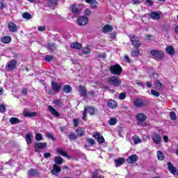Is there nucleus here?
<instances>
[{
    "instance_id": "1",
    "label": "nucleus",
    "mask_w": 178,
    "mask_h": 178,
    "mask_svg": "<svg viewBox=\"0 0 178 178\" xmlns=\"http://www.w3.org/2000/svg\"><path fill=\"white\" fill-rule=\"evenodd\" d=\"M87 113H89L90 116H94L98 113V109L95 108L93 106H88L84 108L83 112V116L82 120L86 122L87 120Z\"/></svg>"
},
{
    "instance_id": "2",
    "label": "nucleus",
    "mask_w": 178,
    "mask_h": 178,
    "mask_svg": "<svg viewBox=\"0 0 178 178\" xmlns=\"http://www.w3.org/2000/svg\"><path fill=\"white\" fill-rule=\"evenodd\" d=\"M122 72H123V68H122V66H120L119 64L111 65L110 67V73H111V74L120 76V74H122Z\"/></svg>"
},
{
    "instance_id": "3",
    "label": "nucleus",
    "mask_w": 178,
    "mask_h": 178,
    "mask_svg": "<svg viewBox=\"0 0 178 178\" xmlns=\"http://www.w3.org/2000/svg\"><path fill=\"white\" fill-rule=\"evenodd\" d=\"M108 82L111 86L114 87H120L122 86V81L116 76H113L108 79Z\"/></svg>"
},
{
    "instance_id": "4",
    "label": "nucleus",
    "mask_w": 178,
    "mask_h": 178,
    "mask_svg": "<svg viewBox=\"0 0 178 178\" xmlns=\"http://www.w3.org/2000/svg\"><path fill=\"white\" fill-rule=\"evenodd\" d=\"M129 38L131 41V44H132L134 47H141V40H140V38L136 36L134 34H130Z\"/></svg>"
},
{
    "instance_id": "5",
    "label": "nucleus",
    "mask_w": 178,
    "mask_h": 178,
    "mask_svg": "<svg viewBox=\"0 0 178 178\" xmlns=\"http://www.w3.org/2000/svg\"><path fill=\"white\" fill-rule=\"evenodd\" d=\"M152 56H154L155 59H163L165 58V54L163 51L161 50L153 49L150 51Z\"/></svg>"
},
{
    "instance_id": "6",
    "label": "nucleus",
    "mask_w": 178,
    "mask_h": 178,
    "mask_svg": "<svg viewBox=\"0 0 178 178\" xmlns=\"http://www.w3.org/2000/svg\"><path fill=\"white\" fill-rule=\"evenodd\" d=\"M35 152H41V149L47 148V143H35L34 144Z\"/></svg>"
},
{
    "instance_id": "7",
    "label": "nucleus",
    "mask_w": 178,
    "mask_h": 178,
    "mask_svg": "<svg viewBox=\"0 0 178 178\" xmlns=\"http://www.w3.org/2000/svg\"><path fill=\"white\" fill-rule=\"evenodd\" d=\"M16 66H17V61L16 60H10L9 63L6 64V67L8 70L13 71L16 69Z\"/></svg>"
},
{
    "instance_id": "8",
    "label": "nucleus",
    "mask_w": 178,
    "mask_h": 178,
    "mask_svg": "<svg viewBox=\"0 0 178 178\" xmlns=\"http://www.w3.org/2000/svg\"><path fill=\"white\" fill-rule=\"evenodd\" d=\"M136 119L138 120V125L141 126V123L147 120V115L143 113H140L136 115Z\"/></svg>"
},
{
    "instance_id": "9",
    "label": "nucleus",
    "mask_w": 178,
    "mask_h": 178,
    "mask_svg": "<svg viewBox=\"0 0 178 178\" xmlns=\"http://www.w3.org/2000/svg\"><path fill=\"white\" fill-rule=\"evenodd\" d=\"M79 26H86L88 23V17L86 16H80L77 18Z\"/></svg>"
},
{
    "instance_id": "10",
    "label": "nucleus",
    "mask_w": 178,
    "mask_h": 178,
    "mask_svg": "<svg viewBox=\"0 0 178 178\" xmlns=\"http://www.w3.org/2000/svg\"><path fill=\"white\" fill-rule=\"evenodd\" d=\"M60 172H62V169L60 168V167H59V165H56V164H54L53 165V170H51V175H54V176H59V173H60Z\"/></svg>"
},
{
    "instance_id": "11",
    "label": "nucleus",
    "mask_w": 178,
    "mask_h": 178,
    "mask_svg": "<svg viewBox=\"0 0 178 178\" xmlns=\"http://www.w3.org/2000/svg\"><path fill=\"white\" fill-rule=\"evenodd\" d=\"M51 88L54 91L56 92H59L60 91V88H62V84L60 83H56L55 81H51Z\"/></svg>"
},
{
    "instance_id": "12",
    "label": "nucleus",
    "mask_w": 178,
    "mask_h": 178,
    "mask_svg": "<svg viewBox=\"0 0 178 178\" xmlns=\"http://www.w3.org/2000/svg\"><path fill=\"white\" fill-rule=\"evenodd\" d=\"M134 106L136 108H143L145 106V103L140 99L136 98L134 100Z\"/></svg>"
},
{
    "instance_id": "13",
    "label": "nucleus",
    "mask_w": 178,
    "mask_h": 178,
    "mask_svg": "<svg viewBox=\"0 0 178 178\" xmlns=\"http://www.w3.org/2000/svg\"><path fill=\"white\" fill-rule=\"evenodd\" d=\"M167 166L169 172L172 175H176V173L177 172V169L175 168V165H173V163H172V162L168 161L167 163Z\"/></svg>"
},
{
    "instance_id": "14",
    "label": "nucleus",
    "mask_w": 178,
    "mask_h": 178,
    "mask_svg": "<svg viewBox=\"0 0 178 178\" xmlns=\"http://www.w3.org/2000/svg\"><path fill=\"white\" fill-rule=\"evenodd\" d=\"M152 140L154 144H161V141L162 140V138L159 134L155 133L152 135Z\"/></svg>"
},
{
    "instance_id": "15",
    "label": "nucleus",
    "mask_w": 178,
    "mask_h": 178,
    "mask_svg": "<svg viewBox=\"0 0 178 178\" xmlns=\"http://www.w3.org/2000/svg\"><path fill=\"white\" fill-rule=\"evenodd\" d=\"M138 161V156L137 154H132L127 159L128 163H136Z\"/></svg>"
},
{
    "instance_id": "16",
    "label": "nucleus",
    "mask_w": 178,
    "mask_h": 178,
    "mask_svg": "<svg viewBox=\"0 0 178 178\" xmlns=\"http://www.w3.org/2000/svg\"><path fill=\"white\" fill-rule=\"evenodd\" d=\"M48 111L51 113L54 118H59L60 116V113L56 111V109H55L52 106H48Z\"/></svg>"
},
{
    "instance_id": "17",
    "label": "nucleus",
    "mask_w": 178,
    "mask_h": 178,
    "mask_svg": "<svg viewBox=\"0 0 178 178\" xmlns=\"http://www.w3.org/2000/svg\"><path fill=\"white\" fill-rule=\"evenodd\" d=\"M8 30L11 33H16L17 31V25L15 24L14 22H10L8 24Z\"/></svg>"
},
{
    "instance_id": "18",
    "label": "nucleus",
    "mask_w": 178,
    "mask_h": 178,
    "mask_svg": "<svg viewBox=\"0 0 178 178\" xmlns=\"http://www.w3.org/2000/svg\"><path fill=\"white\" fill-rule=\"evenodd\" d=\"M165 52L167 55H170L171 56H173L175 54V47L173 46L168 45L165 47Z\"/></svg>"
},
{
    "instance_id": "19",
    "label": "nucleus",
    "mask_w": 178,
    "mask_h": 178,
    "mask_svg": "<svg viewBox=\"0 0 178 178\" xmlns=\"http://www.w3.org/2000/svg\"><path fill=\"white\" fill-rule=\"evenodd\" d=\"M28 175L29 176V177H34L35 176H39L40 172L36 169L31 168L28 171Z\"/></svg>"
},
{
    "instance_id": "20",
    "label": "nucleus",
    "mask_w": 178,
    "mask_h": 178,
    "mask_svg": "<svg viewBox=\"0 0 178 178\" xmlns=\"http://www.w3.org/2000/svg\"><path fill=\"white\" fill-rule=\"evenodd\" d=\"M149 17H151V19H152L153 20H158L159 19H161V14H159L158 12L156 11H152L149 13Z\"/></svg>"
},
{
    "instance_id": "21",
    "label": "nucleus",
    "mask_w": 178,
    "mask_h": 178,
    "mask_svg": "<svg viewBox=\"0 0 178 178\" xmlns=\"http://www.w3.org/2000/svg\"><path fill=\"white\" fill-rule=\"evenodd\" d=\"M24 118H35L37 116V112L34 111L31 113L27 110L24 111Z\"/></svg>"
},
{
    "instance_id": "22",
    "label": "nucleus",
    "mask_w": 178,
    "mask_h": 178,
    "mask_svg": "<svg viewBox=\"0 0 178 178\" xmlns=\"http://www.w3.org/2000/svg\"><path fill=\"white\" fill-rule=\"evenodd\" d=\"M107 106L110 109H115L118 107V102L115 100H108L107 102Z\"/></svg>"
},
{
    "instance_id": "23",
    "label": "nucleus",
    "mask_w": 178,
    "mask_h": 178,
    "mask_svg": "<svg viewBox=\"0 0 178 178\" xmlns=\"http://www.w3.org/2000/svg\"><path fill=\"white\" fill-rule=\"evenodd\" d=\"M102 31L105 34H106V33H111V31H113V26L110 24H106L104 26H103Z\"/></svg>"
},
{
    "instance_id": "24",
    "label": "nucleus",
    "mask_w": 178,
    "mask_h": 178,
    "mask_svg": "<svg viewBox=\"0 0 178 178\" xmlns=\"http://www.w3.org/2000/svg\"><path fill=\"white\" fill-rule=\"evenodd\" d=\"M70 10L74 15H79L80 13V8L77 7L76 4H72L70 7Z\"/></svg>"
},
{
    "instance_id": "25",
    "label": "nucleus",
    "mask_w": 178,
    "mask_h": 178,
    "mask_svg": "<svg viewBox=\"0 0 178 178\" xmlns=\"http://www.w3.org/2000/svg\"><path fill=\"white\" fill-rule=\"evenodd\" d=\"M131 56L137 58L140 56V49H138V47H134L132 48L131 51Z\"/></svg>"
},
{
    "instance_id": "26",
    "label": "nucleus",
    "mask_w": 178,
    "mask_h": 178,
    "mask_svg": "<svg viewBox=\"0 0 178 178\" xmlns=\"http://www.w3.org/2000/svg\"><path fill=\"white\" fill-rule=\"evenodd\" d=\"M86 143L88 145H85V148H87L88 147H92V145H95V140L91 138H86Z\"/></svg>"
},
{
    "instance_id": "27",
    "label": "nucleus",
    "mask_w": 178,
    "mask_h": 178,
    "mask_svg": "<svg viewBox=\"0 0 178 178\" xmlns=\"http://www.w3.org/2000/svg\"><path fill=\"white\" fill-rule=\"evenodd\" d=\"M1 41L3 44H10L12 42V38L10 36H3L1 38Z\"/></svg>"
},
{
    "instance_id": "28",
    "label": "nucleus",
    "mask_w": 178,
    "mask_h": 178,
    "mask_svg": "<svg viewBox=\"0 0 178 178\" xmlns=\"http://www.w3.org/2000/svg\"><path fill=\"white\" fill-rule=\"evenodd\" d=\"M79 91L81 92V97H87V90L86 89V87L79 85Z\"/></svg>"
},
{
    "instance_id": "29",
    "label": "nucleus",
    "mask_w": 178,
    "mask_h": 178,
    "mask_svg": "<svg viewBox=\"0 0 178 178\" xmlns=\"http://www.w3.org/2000/svg\"><path fill=\"white\" fill-rule=\"evenodd\" d=\"M71 48L73 49H81L83 48V45L79 42H74L71 44Z\"/></svg>"
},
{
    "instance_id": "30",
    "label": "nucleus",
    "mask_w": 178,
    "mask_h": 178,
    "mask_svg": "<svg viewBox=\"0 0 178 178\" xmlns=\"http://www.w3.org/2000/svg\"><path fill=\"white\" fill-rule=\"evenodd\" d=\"M47 48L50 52H55L56 51V44L55 42L49 43Z\"/></svg>"
},
{
    "instance_id": "31",
    "label": "nucleus",
    "mask_w": 178,
    "mask_h": 178,
    "mask_svg": "<svg viewBox=\"0 0 178 178\" xmlns=\"http://www.w3.org/2000/svg\"><path fill=\"white\" fill-rule=\"evenodd\" d=\"M86 2L87 3H90L91 9H95V8H97V5H98L97 0H86Z\"/></svg>"
},
{
    "instance_id": "32",
    "label": "nucleus",
    "mask_w": 178,
    "mask_h": 178,
    "mask_svg": "<svg viewBox=\"0 0 178 178\" xmlns=\"http://www.w3.org/2000/svg\"><path fill=\"white\" fill-rule=\"evenodd\" d=\"M114 162L116 165V166H122L124 163V158L120 157L115 160H114Z\"/></svg>"
},
{
    "instance_id": "33",
    "label": "nucleus",
    "mask_w": 178,
    "mask_h": 178,
    "mask_svg": "<svg viewBox=\"0 0 178 178\" xmlns=\"http://www.w3.org/2000/svg\"><path fill=\"white\" fill-rule=\"evenodd\" d=\"M54 162L56 165H63V159L61 156H56L54 157Z\"/></svg>"
},
{
    "instance_id": "34",
    "label": "nucleus",
    "mask_w": 178,
    "mask_h": 178,
    "mask_svg": "<svg viewBox=\"0 0 178 178\" xmlns=\"http://www.w3.org/2000/svg\"><path fill=\"white\" fill-rule=\"evenodd\" d=\"M76 131V136L78 137H84V134L86 132L84 131V129H83V128L78 127Z\"/></svg>"
},
{
    "instance_id": "35",
    "label": "nucleus",
    "mask_w": 178,
    "mask_h": 178,
    "mask_svg": "<svg viewBox=\"0 0 178 178\" xmlns=\"http://www.w3.org/2000/svg\"><path fill=\"white\" fill-rule=\"evenodd\" d=\"M72 88L70 85H65L63 88V92H65V94H69L72 91Z\"/></svg>"
},
{
    "instance_id": "36",
    "label": "nucleus",
    "mask_w": 178,
    "mask_h": 178,
    "mask_svg": "<svg viewBox=\"0 0 178 178\" xmlns=\"http://www.w3.org/2000/svg\"><path fill=\"white\" fill-rule=\"evenodd\" d=\"M26 141L28 145H30V144L33 143V136L31 134H28L26 135Z\"/></svg>"
},
{
    "instance_id": "37",
    "label": "nucleus",
    "mask_w": 178,
    "mask_h": 178,
    "mask_svg": "<svg viewBox=\"0 0 178 178\" xmlns=\"http://www.w3.org/2000/svg\"><path fill=\"white\" fill-rule=\"evenodd\" d=\"M10 124H17L18 123H20V120L17 118H10Z\"/></svg>"
},
{
    "instance_id": "38",
    "label": "nucleus",
    "mask_w": 178,
    "mask_h": 178,
    "mask_svg": "<svg viewBox=\"0 0 178 178\" xmlns=\"http://www.w3.org/2000/svg\"><path fill=\"white\" fill-rule=\"evenodd\" d=\"M157 158L159 161H163V159H165V155L163 154V152H162V151H157Z\"/></svg>"
},
{
    "instance_id": "39",
    "label": "nucleus",
    "mask_w": 178,
    "mask_h": 178,
    "mask_svg": "<svg viewBox=\"0 0 178 178\" xmlns=\"http://www.w3.org/2000/svg\"><path fill=\"white\" fill-rule=\"evenodd\" d=\"M92 178H105L104 175H99L98 170H95L94 172H92Z\"/></svg>"
},
{
    "instance_id": "40",
    "label": "nucleus",
    "mask_w": 178,
    "mask_h": 178,
    "mask_svg": "<svg viewBox=\"0 0 178 178\" xmlns=\"http://www.w3.org/2000/svg\"><path fill=\"white\" fill-rule=\"evenodd\" d=\"M117 123H118V118H110V120H108V124L110 126H115V124H116Z\"/></svg>"
},
{
    "instance_id": "41",
    "label": "nucleus",
    "mask_w": 178,
    "mask_h": 178,
    "mask_svg": "<svg viewBox=\"0 0 178 178\" xmlns=\"http://www.w3.org/2000/svg\"><path fill=\"white\" fill-rule=\"evenodd\" d=\"M54 104H55L56 106H58V108H62V102L60 99H55L54 100Z\"/></svg>"
},
{
    "instance_id": "42",
    "label": "nucleus",
    "mask_w": 178,
    "mask_h": 178,
    "mask_svg": "<svg viewBox=\"0 0 178 178\" xmlns=\"http://www.w3.org/2000/svg\"><path fill=\"white\" fill-rule=\"evenodd\" d=\"M22 17L24 19H26V20H30V19H31V14H30L29 13H24L22 14Z\"/></svg>"
},
{
    "instance_id": "43",
    "label": "nucleus",
    "mask_w": 178,
    "mask_h": 178,
    "mask_svg": "<svg viewBox=\"0 0 178 178\" xmlns=\"http://www.w3.org/2000/svg\"><path fill=\"white\" fill-rule=\"evenodd\" d=\"M133 140H134V144H136V145L141 144V143L143 141V140H141V138H140V137H138V136L133 137Z\"/></svg>"
},
{
    "instance_id": "44",
    "label": "nucleus",
    "mask_w": 178,
    "mask_h": 178,
    "mask_svg": "<svg viewBox=\"0 0 178 178\" xmlns=\"http://www.w3.org/2000/svg\"><path fill=\"white\" fill-rule=\"evenodd\" d=\"M170 118L171 120H176V119H177V115H176V112L171 111L170 113Z\"/></svg>"
},
{
    "instance_id": "45",
    "label": "nucleus",
    "mask_w": 178,
    "mask_h": 178,
    "mask_svg": "<svg viewBox=\"0 0 178 178\" xmlns=\"http://www.w3.org/2000/svg\"><path fill=\"white\" fill-rule=\"evenodd\" d=\"M154 84L156 88H162V83L159 79L154 81Z\"/></svg>"
},
{
    "instance_id": "46",
    "label": "nucleus",
    "mask_w": 178,
    "mask_h": 178,
    "mask_svg": "<svg viewBox=\"0 0 178 178\" xmlns=\"http://www.w3.org/2000/svg\"><path fill=\"white\" fill-rule=\"evenodd\" d=\"M70 141H73L74 140H77V135H76V134L74 133H72L68 136Z\"/></svg>"
},
{
    "instance_id": "47",
    "label": "nucleus",
    "mask_w": 178,
    "mask_h": 178,
    "mask_svg": "<svg viewBox=\"0 0 178 178\" xmlns=\"http://www.w3.org/2000/svg\"><path fill=\"white\" fill-rule=\"evenodd\" d=\"M46 62H52V60H55V58H54V56L47 55L44 58Z\"/></svg>"
},
{
    "instance_id": "48",
    "label": "nucleus",
    "mask_w": 178,
    "mask_h": 178,
    "mask_svg": "<svg viewBox=\"0 0 178 178\" xmlns=\"http://www.w3.org/2000/svg\"><path fill=\"white\" fill-rule=\"evenodd\" d=\"M57 152L58 154H60V155H62L63 156H67V153H66V152H64L63 150H62V149H60V148L57 149Z\"/></svg>"
},
{
    "instance_id": "49",
    "label": "nucleus",
    "mask_w": 178,
    "mask_h": 178,
    "mask_svg": "<svg viewBox=\"0 0 178 178\" xmlns=\"http://www.w3.org/2000/svg\"><path fill=\"white\" fill-rule=\"evenodd\" d=\"M45 136L47 138H50L51 140H52V141H55V137H54V135H52V134L49 132H46Z\"/></svg>"
},
{
    "instance_id": "50",
    "label": "nucleus",
    "mask_w": 178,
    "mask_h": 178,
    "mask_svg": "<svg viewBox=\"0 0 178 178\" xmlns=\"http://www.w3.org/2000/svg\"><path fill=\"white\" fill-rule=\"evenodd\" d=\"M90 52H91V49H90V47H83V54H84V55H88V54H90Z\"/></svg>"
},
{
    "instance_id": "51",
    "label": "nucleus",
    "mask_w": 178,
    "mask_h": 178,
    "mask_svg": "<svg viewBox=\"0 0 178 178\" xmlns=\"http://www.w3.org/2000/svg\"><path fill=\"white\" fill-rule=\"evenodd\" d=\"M35 138L36 140V141H41L42 140V134H36Z\"/></svg>"
},
{
    "instance_id": "52",
    "label": "nucleus",
    "mask_w": 178,
    "mask_h": 178,
    "mask_svg": "<svg viewBox=\"0 0 178 178\" xmlns=\"http://www.w3.org/2000/svg\"><path fill=\"white\" fill-rule=\"evenodd\" d=\"M6 112V107L4 104H0V113H5Z\"/></svg>"
},
{
    "instance_id": "53",
    "label": "nucleus",
    "mask_w": 178,
    "mask_h": 178,
    "mask_svg": "<svg viewBox=\"0 0 178 178\" xmlns=\"http://www.w3.org/2000/svg\"><path fill=\"white\" fill-rule=\"evenodd\" d=\"M97 142L99 144H104V143H105V138H104V136H101L97 138Z\"/></svg>"
},
{
    "instance_id": "54",
    "label": "nucleus",
    "mask_w": 178,
    "mask_h": 178,
    "mask_svg": "<svg viewBox=\"0 0 178 178\" xmlns=\"http://www.w3.org/2000/svg\"><path fill=\"white\" fill-rule=\"evenodd\" d=\"M151 95H154V97H159V95H160L159 92H158L155 90H151Z\"/></svg>"
},
{
    "instance_id": "55",
    "label": "nucleus",
    "mask_w": 178,
    "mask_h": 178,
    "mask_svg": "<svg viewBox=\"0 0 178 178\" xmlns=\"http://www.w3.org/2000/svg\"><path fill=\"white\" fill-rule=\"evenodd\" d=\"M119 99H126V92H121L119 95Z\"/></svg>"
},
{
    "instance_id": "56",
    "label": "nucleus",
    "mask_w": 178,
    "mask_h": 178,
    "mask_svg": "<svg viewBox=\"0 0 178 178\" xmlns=\"http://www.w3.org/2000/svg\"><path fill=\"white\" fill-rule=\"evenodd\" d=\"M145 5H147L148 6H152V5H154V1H152V0H145Z\"/></svg>"
},
{
    "instance_id": "57",
    "label": "nucleus",
    "mask_w": 178,
    "mask_h": 178,
    "mask_svg": "<svg viewBox=\"0 0 178 178\" xmlns=\"http://www.w3.org/2000/svg\"><path fill=\"white\" fill-rule=\"evenodd\" d=\"M124 59H125V62H127V63H131V60L129 57V56L126 55L124 56Z\"/></svg>"
},
{
    "instance_id": "58",
    "label": "nucleus",
    "mask_w": 178,
    "mask_h": 178,
    "mask_svg": "<svg viewBox=\"0 0 178 178\" xmlns=\"http://www.w3.org/2000/svg\"><path fill=\"white\" fill-rule=\"evenodd\" d=\"M74 127H77L79 126V119L75 118L73 120Z\"/></svg>"
},
{
    "instance_id": "59",
    "label": "nucleus",
    "mask_w": 178,
    "mask_h": 178,
    "mask_svg": "<svg viewBox=\"0 0 178 178\" xmlns=\"http://www.w3.org/2000/svg\"><path fill=\"white\" fill-rule=\"evenodd\" d=\"M85 16H90L91 15V10L90 9H86L84 12Z\"/></svg>"
},
{
    "instance_id": "60",
    "label": "nucleus",
    "mask_w": 178,
    "mask_h": 178,
    "mask_svg": "<svg viewBox=\"0 0 178 178\" xmlns=\"http://www.w3.org/2000/svg\"><path fill=\"white\" fill-rule=\"evenodd\" d=\"M47 94H49V95H55V90H54V89H49Z\"/></svg>"
},
{
    "instance_id": "61",
    "label": "nucleus",
    "mask_w": 178,
    "mask_h": 178,
    "mask_svg": "<svg viewBox=\"0 0 178 178\" xmlns=\"http://www.w3.org/2000/svg\"><path fill=\"white\" fill-rule=\"evenodd\" d=\"M93 137L95 138H97V140H98V138H99L101 137V134L99 132H96L94 135Z\"/></svg>"
},
{
    "instance_id": "62",
    "label": "nucleus",
    "mask_w": 178,
    "mask_h": 178,
    "mask_svg": "<svg viewBox=\"0 0 178 178\" xmlns=\"http://www.w3.org/2000/svg\"><path fill=\"white\" fill-rule=\"evenodd\" d=\"M43 156L45 159H47V158H51V154L49 152L44 153Z\"/></svg>"
},
{
    "instance_id": "63",
    "label": "nucleus",
    "mask_w": 178,
    "mask_h": 178,
    "mask_svg": "<svg viewBox=\"0 0 178 178\" xmlns=\"http://www.w3.org/2000/svg\"><path fill=\"white\" fill-rule=\"evenodd\" d=\"M28 91H29V90H27L26 88H24L22 90V93L24 94V95H26Z\"/></svg>"
},
{
    "instance_id": "64",
    "label": "nucleus",
    "mask_w": 178,
    "mask_h": 178,
    "mask_svg": "<svg viewBox=\"0 0 178 178\" xmlns=\"http://www.w3.org/2000/svg\"><path fill=\"white\" fill-rule=\"evenodd\" d=\"M38 31L42 32V31H45L46 28H45V26H39L38 28Z\"/></svg>"
}]
</instances>
